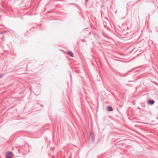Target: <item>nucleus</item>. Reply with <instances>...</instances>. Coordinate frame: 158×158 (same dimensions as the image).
Segmentation results:
<instances>
[{
    "label": "nucleus",
    "instance_id": "obj_3",
    "mask_svg": "<svg viewBox=\"0 0 158 158\" xmlns=\"http://www.w3.org/2000/svg\"><path fill=\"white\" fill-rule=\"evenodd\" d=\"M154 102V101H153V100H150L148 101V103L149 104H153Z\"/></svg>",
    "mask_w": 158,
    "mask_h": 158
},
{
    "label": "nucleus",
    "instance_id": "obj_5",
    "mask_svg": "<svg viewBox=\"0 0 158 158\" xmlns=\"http://www.w3.org/2000/svg\"><path fill=\"white\" fill-rule=\"evenodd\" d=\"M2 77V75L1 74H0V77Z\"/></svg>",
    "mask_w": 158,
    "mask_h": 158
},
{
    "label": "nucleus",
    "instance_id": "obj_4",
    "mask_svg": "<svg viewBox=\"0 0 158 158\" xmlns=\"http://www.w3.org/2000/svg\"><path fill=\"white\" fill-rule=\"evenodd\" d=\"M72 57H73L74 54L73 53L71 52H67Z\"/></svg>",
    "mask_w": 158,
    "mask_h": 158
},
{
    "label": "nucleus",
    "instance_id": "obj_1",
    "mask_svg": "<svg viewBox=\"0 0 158 158\" xmlns=\"http://www.w3.org/2000/svg\"><path fill=\"white\" fill-rule=\"evenodd\" d=\"M13 153L11 152H8L6 153V158H12Z\"/></svg>",
    "mask_w": 158,
    "mask_h": 158
},
{
    "label": "nucleus",
    "instance_id": "obj_2",
    "mask_svg": "<svg viewBox=\"0 0 158 158\" xmlns=\"http://www.w3.org/2000/svg\"><path fill=\"white\" fill-rule=\"evenodd\" d=\"M107 110L108 111H112L113 110V109L111 106H108L107 107Z\"/></svg>",
    "mask_w": 158,
    "mask_h": 158
},
{
    "label": "nucleus",
    "instance_id": "obj_6",
    "mask_svg": "<svg viewBox=\"0 0 158 158\" xmlns=\"http://www.w3.org/2000/svg\"><path fill=\"white\" fill-rule=\"evenodd\" d=\"M88 0H86V1H88Z\"/></svg>",
    "mask_w": 158,
    "mask_h": 158
}]
</instances>
